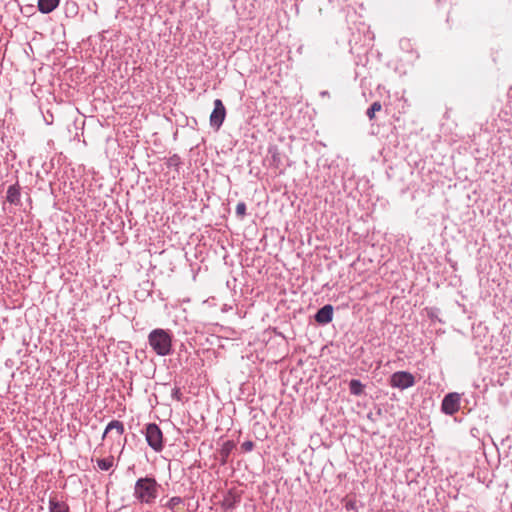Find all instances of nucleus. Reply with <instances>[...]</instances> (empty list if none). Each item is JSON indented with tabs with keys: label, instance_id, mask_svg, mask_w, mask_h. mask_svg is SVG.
Wrapping results in <instances>:
<instances>
[{
	"label": "nucleus",
	"instance_id": "0eeeda50",
	"mask_svg": "<svg viewBox=\"0 0 512 512\" xmlns=\"http://www.w3.org/2000/svg\"><path fill=\"white\" fill-rule=\"evenodd\" d=\"M333 318V307L331 305H325L315 315V320L320 324H327L332 321Z\"/></svg>",
	"mask_w": 512,
	"mask_h": 512
},
{
	"label": "nucleus",
	"instance_id": "f03ea898",
	"mask_svg": "<svg viewBox=\"0 0 512 512\" xmlns=\"http://www.w3.org/2000/svg\"><path fill=\"white\" fill-rule=\"evenodd\" d=\"M149 344L158 355L165 356L171 352V336L163 329H155L149 334Z\"/></svg>",
	"mask_w": 512,
	"mask_h": 512
},
{
	"label": "nucleus",
	"instance_id": "423d86ee",
	"mask_svg": "<svg viewBox=\"0 0 512 512\" xmlns=\"http://www.w3.org/2000/svg\"><path fill=\"white\" fill-rule=\"evenodd\" d=\"M226 117V109L220 99L214 101V109L210 115L211 126L219 129Z\"/></svg>",
	"mask_w": 512,
	"mask_h": 512
},
{
	"label": "nucleus",
	"instance_id": "f3484780",
	"mask_svg": "<svg viewBox=\"0 0 512 512\" xmlns=\"http://www.w3.org/2000/svg\"><path fill=\"white\" fill-rule=\"evenodd\" d=\"M254 448V443L252 441H245L241 445V449L244 452H250Z\"/></svg>",
	"mask_w": 512,
	"mask_h": 512
},
{
	"label": "nucleus",
	"instance_id": "7ed1b4c3",
	"mask_svg": "<svg viewBox=\"0 0 512 512\" xmlns=\"http://www.w3.org/2000/svg\"><path fill=\"white\" fill-rule=\"evenodd\" d=\"M145 437L148 445L155 451L160 452L163 449V434L161 429L155 423L146 426Z\"/></svg>",
	"mask_w": 512,
	"mask_h": 512
},
{
	"label": "nucleus",
	"instance_id": "9b49d317",
	"mask_svg": "<svg viewBox=\"0 0 512 512\" xmlns=\"http://www.w3.org/2000/svg\"><path fill=\"white\" fill-rule=\"evenodd\" d=\"M50 512H70L66 503L51 499L49 502Z\"/></svg>",
	"mask_w": 512,
	"mask_h": 512
},
{
	"label": "nucleus",
	"instance_id": "9d476101",
	"mask_svg": "<svg viewBox=\"0 0 512 512\" xmlns=\"http://www.w3.org/2000/svg\"><path fill=\"white\" fill-rule=\"evenodd\" d=\"M60 0H39L38 9L44 14L52 12L58 5Z\"/></svg>",
	"mask_w": 512,
	"mask_h": 512
},
{
	"label": "nucleus",
	"instance_id": "39448f33",
	"mask_svg": "<svg viewBox=\"0 0 512 512\" xmlns=\"http://www.w3.org/2000/svg\"><path fill=\"white\" fill-rule=\"evenodd\" d=\"M461 396L458 393L452 392L447 394L441 405L442 411L447 415H453L460 409Z\"/></svg>",
	"mask_w": 512,
	"mask_h": 512
},
{
	"label": "nucleus",
	"instance_id": "dca6fc26",
	"mask_svg": "<svg viewBox=\"0 0 512 512\" xmlns=\"http://www.w3.org/2000/svg\"><path fill=\"white\" fill-rule=\"evenodd\" d=\"M236 214L237 216L239 217H244L245 214H246V205L244 202H239L237 205H236Z\"/></svg>",
	"mask_w": 512,
	"mask_h": 512
},
{
	"label": "nucleus",
	"instance_id": "6e6552de",
	"mask_svg": "<svg viewBox=\"0 0 512 512\" xmlns=\"http://www.w3.org/2000/svg\"><path fill=\"white\" fill-rule=\"evenodd\" d=\"M123 433H124L123 423L120 421H117V420H113L107 425V427L104 431V434H103V438L107 437L110 434H114L116 436V438L119 439Z\"/></svg>",
	"mask_w": 512,
	"mask_h": 512
},
{
	"label": "nucleus",
	"instance_id": "1a4fd4ad",
	"mask_svg": "<svg viewBox=\"0 0 512 512\" xmlns=\"http://www.w3.org/2000/svg\"><path fill=\"white\" fill-rule=\"evenodd\" d=\"M6 199L9 203L18 205L20 203V187L14 184L8 187Z\"/></svg>",
	"mask_w": 512,
	"mask_h": 512
},
{
	"label": "nucleus",
	"instance_id": "20e7f679",
	"mask_svg": "<svg viewBox=\"0 0 512 512\" xmlns=\"http://www.w3.org/2000/svg\"><path fill=\"white\" fill-rule=\"evenodd\" d=\"M415 384L414 376L406 371H398L392 374L390 385L394 388L407 389Z\"/></svg>",
	"mask_w": 512,
	"mask_h": 512
},
{
	"label": "nucleus",
	"instance_id": "ddd939ff",
	"mask_svg": "<svg viewBox=\"0 0 512 512\" xmlns=\"http://www.w3.org/2000/svg\"><path fill=\"white\" fill-rule=\"evenodd\" d=\"M183 504V500L181 497H172L167 503L166 507L169 508L173 512H177L179 507Z\"/></svg>",
	"mask_w": 512,
	"mask_h": 512
},
{
	"label": "nucleus",
	"instance_id": "f8f14e48",
	"mask_svg": "<svg viewBox=\"0 0 512 512\" xmlns=\"http://www.w3.org/2000/svg\"><path fill=\"white\" fill-rule=\"evenodd\" d=\"M113 463L114 458L112 456L97 460L98 468L103 471L109 470L113 466Z\"/></svg>",
	"mask_w": 512,
	"mask_h": 512
},
{
	"label": "nucleus",
	"instance_id": "2eb2a0df",
	"mask_svg": "<svg viewBox=\"0 0 512 512\" xmlns=\"http://www.w3.org/2000/svg\"><path fill=\"white\" fill-rule=\"evenodd\" d=\"M382 105L380 102L376 101L374 102L370 108L367 110V116L370 120H373L375 118V113L381 111Z\"/></svg>",
	"mask_w": 512,
	"mask_h": 512
},
{
	"label": "nucleus",
	"instance_id": "f257e3e1",
	"mask_svg": "<svg viewBox=\"0 0 512 512\" xmlns=\"http://www.w3.org/2000/svg\"><path fill=\"white\" fill-rule=\"evenodd\" d=\"M159 485L154 478L144 477L136 481L134 497L141 503L152 504L158 496Z\"/></svg>",
	"mask_w": 512,
	"mask_h": 512
},
{
	"label": "nucleus",
	"instance_id": "4468645a",
	"mask_svg": "<svg viewBox=\"0 0 512 512\" xmlns=\"http://www.w3.org/2000/svg\"><path fill=\"white\" fill-rule=\"evenodd\" d=\"M350 392L354 395H360L363 392V385L359 380L353 379L349 384Z\"/></svg>",
	"mask_w": 512,
	"mask_h": 512
}]
</instances>
